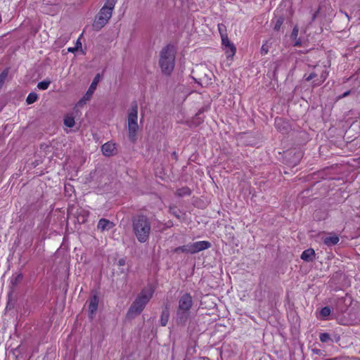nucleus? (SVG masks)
<instances>
[{
	"instance_id": "nucleus-1",
	"label": "nucleus",
	"mask_w": 360,
	"mask_h": 360,
	"mask_svg": "<svg viewBox=\"0 0 360 360\" xmlns=\"http://www.w3.org/2000/svg\"><path fill=\"white\" fill-rule=\"evenodd\" d=\"M132 229L134 235L140 243L146 242L151 231V224L149 219L140 214L132 219Z\"/></svg>"
},
{
	"instance_id": "nucleus-2",
	"label": "nucleus",
	"mask_w": 360,
	"mask_h": 360,
	"mask_svg": "<svg viewBox=\"0 0 360 360\" xmlns=\"http://www.w3.org/2000/svg\"><path fill=\"white\" fill-rule=\"evenodd\" d=\"M153 292L154 290L151 286L143 289L130 306L127 311V316L132 319L140 314L152 298Z\"/></svg>"
},
{
	"instance_id": "nucleus-3",
	"label": "nucleus",
	"mask_w": 360,
	"mask_h": 360,
	"mask_svg": "<svg viewBox=\"0 0 360 360\" xmlns=\"http://www.w3.org/2000/svg\"><path fill=\"white\" fill-rule=\"evenodd\" d=\"M175 64V49L172 45L162 48L160 53L159 65L162 72L169 75L174 70Z\"/></svg>"
},
{
	"instance_id": "nucleus-4",
	"label": "nucleus",
	"mask_w": 360,
	"mask_h": 360,
	"mask_svg": "<svg viewBox=\"0 0 360 360\" xmlns=\"http://www.w3.org/2000/svg\"><path fill=\"white\" fill-rule=\"evenodd\" d=\"M193 297L189 293H184L179 300L176 321L179 325H184L188 319L190 310L193 306Z\"/></svg>"
},
{
	"instance_id": "nucleus-5",
	"label": "nucleus",
	"mask_w": 360,
	"mask_h": 360,
	"mask_svg": "<svg viewBox=\"0 0 360 360\" xmlns=\"http://www.w3.org/2000/svg\"><path fill=\"white\" fill-rule=\"evenodd\" d=\"M117 0H106L104 6L99 11L93 23L94 30L98 31L103 27L110 19L112 11Z\"/></svg>"
},
{
	"instance_id": "nucleus-6",
	"label": "nucleus",
	"mask_w": 360,
	"mask_h": 360,
	"mask_svg": "<svg viewBox=\"0 0 360 360\" xmlns=\"http://www.w3.org/2000/svg\"><path fill=\"white\" fill-rule=\"evenodd\" d=\"M100 79V75L97 74L96 77H94L93 82H91L90 86L89 87L87 91L86 92L85 95L83 96V98L79 101V103H85L86 101H89L94 94L97 84Z\"/></svg>"
},
{
	"instance_id": "nucleus-7",
	"label": "nucleus",
	"mask_w": 360,
	"mask_h": 360,
	"mask_svg": "<svg viewBox=\"0 0 360 360\" xmlns=\"http://www.w3.org/2000/svg\"><path fill=\"white\" fill-rule=\"evenodd\" d=\"M197 71L198 72V79L200 84H207L211 80L212 73L205 66H200L197 68Z\"/></svg>"
},
{
	"instance_id": "nucleus-8",
	"label": "nucleus",
	"mask_w": 360,
	"mask_h": 360,
	"mask_svg": "<svg viewBox=\"0 0 360 360\" xmlns=\"http://www.w3.org/2000/svg\"><path fill=\"white\" fill-rule=\"evenodd\" d=\"M192 254L199 252L207 250L211 247V243L208 241L202 240L191 243Z\"/></svg>"
},
{
	"instance_id": "nucleus-9",
	"label": "nucleus",
	"mask_w": 360,
	"mask_h": 360,
	"mask_svg": "<svg viewBox=\"0 0 360 360\" xmlns=\"http://www.w3.org/2000/svg\"><path fill=\"white\" fill-rule=\"evenodd\" d=\"M138 122V105L136 102L131 104L128 112L127 124H132Z\"/></svg>"
},
{
	"instance_id": "nucleus-10",
	"label": "nucleus",
	"mask_w": 360,
	"mask_h": 360,
	"mask_svg": "<svg viewBox=\"0 0 360 360\" xmlns=\"http://www.w3.org/2000/svg\"><path fill=\"white\" fill-rule=\"evenodd\" d=\"M275 126L276 128L281 133L285 134L288 133V131L290 129V126L288 122L285 121L282 118H276L275 119Z\"/></svg>"
},
{
	"instance_id": "nucleus-11",
	"label": "nucleus",
	"mask_w": 360,
	"mask_h": 360,
	"mask_svg": "<svg viewBox=\"0 0 360 360\" xmlns=\"http://www.w3.org/2000/svg\"><path fill=\"white\" fill-rule=\"evenodd\" d=\"M115 226L114 223L106 219H101L97 224V229L101 231H108Z\"/></svg>"
},
{
	"instance_id": "nucleus-12",
	"label": "nucleus",
	"mask_w": 360,
	"mask_h": 360,
	"mask_svg": "<svg viewBox=\"0 0 360 360\" xmlns=\"http://www.w3.org/2000/svg\"><path fill=\"white\" fill-rule=\"evenodd\" d=\"M115 145L112 143L108 142L101 147L102 153L105 156H111L115 153Z\"/></svg>"
},
{
	"instance_id": "nucleus-13",
	"label": "nucleus",
	"mask_w": 360,
	"mask_h": 360,
	"mask_svg": "<svg viewBox=\"0 0 360 360\" xmlns=\"http://www.w3.org/2000/svg\"><path fill=\"white\" fill-rule=\"evenodd\" d=\"M129 139L132 142L136 141V132L139 130L138 122L128 124Z\"/></svg>"
},
{
	"instance_id": "nucleus-14",
	"label": "nucleus",
	"mask_w": 360,
	"mask_h": 360,
	"mask_svg": "<svg viewBox=\"0 0 360 360\" xmlns=\"http://www.w3.org/2000/svg\"><path fill=\"white\" fill-rule=\"evenodd\" d=\"M98 305V297L97 295H93L89 300V311L91 317L92 318L94 313L96 311Z\"/></svg>"
},
{
	"instance_id": "nucleus-15",
	"label": "nucleus",
	"mask_w": 360,
	"mask_h": 360,
	"mask_svg": "<svg viewBox=\"0 0 360 360\" xmlns=\"http://www.w3.org/2000/svg\"><path fill=\"white\" fill-rule=\"evenodd\" d=\"M328 73L326 69H322L321 71L319 70V78L313 81V86H317L321 85L328 77Z\"/></svg>"
},
{
	"instance_id": "nucleus-16",
	"label": "nucleus",
	"mask_w": 360,
	"mask_h": 360,
	"mask_svg": "<svg viewBox=\"0 0 360 360\" xmlns=\"http://www.w3.org/2000/svg\"><path fill=\"white\" fill-rule=\"evenodd\" d=\"M323 243L327 246H333L336 245L340 239L339 237L336 235L328 236L323 238Z\"/></svg>"
},
{
	"instance_id": "nucleus-17",
	"label": "nucleus",
	"mask_w": 360,
	"mask_h": 360,
	"mask_svg": "<svg viewBox=\"0 0 360 360\" xmlns=\"http://www.w3.org/2000/svg\"><path fill=\"white\" fill-rule=\"evenodd\" d=\"M314 256V250L311 248H309L302 252L301 255V259L306 262H310L313 260Z\"/></svg>"
},
{
	"instance_id": "nucleus-18",
	"label": "nucleus",
	"mask_w": 360,
	"mask_h": 360,
	"mask_svg": "<svg viewBox=\"0 0 360 360\" xmlns=\"http://www.w3.org/2000/svg\"><path fill=\"white\" fill-rule=\"evenodd\" d=\"M223 50L224 51L227 58H232L236 51V48L234 44H229L226 47H223Z\"/></svg>"
},
{
	"instance_id": "nucleus-19",
	"label": "nucleus",
	"mask_w": 360,
	"mask_h": 360,
	"mask_svg": "<svg viewBox=\"0 0 360 360\" xmlns=\"http://www.w3.org/2000/svg\"><path fill=\"white\" fill-rule=\"evenodd\" d=\"M169 318V311L168 309H165L162 311V314L160 316V324L162 326H165L168 322Z\"/></svg>"
},
{
	"instance_id": "nucleus-20",
	"label": "nucleus",
	"mask_w": 360,
	"mask_h": 360,
	"mask_svg": "<svg viewBox=\"0 0 360 360\" xmlns=\"http://www.w3.org/2000/svg\"><path fill=\"white\" fill-rule=\"evenodd\" d=\"M179 252H181L184 253L192 254L191 243L186 244L185 245L179 246L174 250V252L178 253Z\"/></svg>"
},
{
	"instance_id": "nucleus-21",
	"label": "nucleus",
	"mask_w": 360,
	"mask_h": 360,
	"mask_svg": "<svg viewBox=\"0 0 360 360\" xmlns=\"http://www.w3.org/2000/svg\"><path fill=\"white\" fill-rule=\"evenodd\" d=\"M176 195L179 197L190 195L191 190L188 187H182L176 190Z\"/></svg>"
},
{
	"instance_id": "nucleus-22",
	"label": "nucleus",
	"mask_w": 360,
	"mask_h": 360,
	"mask_svg": "<svg viewBox=\"0 0 360 360\" xmlns=\"http://www.w3.org/2000/svg\"><path fill=\"white\" fill-rule=\"evenodd\" d=\"M22 274H18L15 277L12 278L11 281V284L12 285V288H14L15 285H17L19 283L21 282L22 280Z\"/></svg>"
},
{
	"instance_id": "nucleus-23",
	"label": "nucleus",
	"mask_w": 360,
	"mask_h": 360,
	"mask_svg": "<svg viewBox=\"0 0 360 360\" xmlns=\"http://www.w3.org/2000/svg\"><path fill=\"white\" fill-rule=\"evenodd\" d=\"M319 68L315 67V70L309 74V76H307L305 79L307 81L312 80L315 78H319Z\"/></svg>"
},
{
	"instance_id": "nucleus-24",
	"label": "nucleus",
	"mask_w": 360,
	"mask_h": 360,
	"mask_svg": "<svg viewBox=\"0 0 360 360\" xmlns=\"http://www.w3.org/2000/svg\"><path fill=\"white\" fill-rule=\"evenodd\" d=\"M218 30H219L221 37H224L226 35H228L226 27L224 24L221 23V24L218 25Z\"/></svg>"
},
{
	"instance_id": "nucleus-25",
	"label": "nucleus",
	"mask_w": 360,
	"mask_h": 360,
	"mask_svg": "<svg viewBox=\"0 0 360 360\" xmlns=\"http://www.w3.org/2000/svg\"><path fill=\"white\" fill-rule=\"evenodd\" d=\"M50 83H51V81L44 80V81L39 82L37 84V87L39 89L46 90L49 88Z\"/></svg>"
},
{
	"instance_id": "nucleus-26",
	"label": "nucleus",
	"mask_w": 360,
	"mask_h": 360,
	"mask_svg": "<svg viewBox=\"0 0 360 360\" xmlns=\"http://www.w3.org/2000/svg\"><path fill=\"white\" fill-rule=\"evenodd\" d=\"M37 99V95L34 93H30L27 98H26V102L27 104H32L33 103H34Z\"/></svg>"
},
{
	"instance_id": "nucleus-27",
	"label": "nucleus",
	"mask_w": 360,
	"mask_h": 360,
	"mask_svg": "<svg viewBox=\"0 0 360 360\" xmlns=\"http://www.w3.org/2000/svg\"><path fill=\"white\" fill-rule=\"evenodd\" d=\"M75 120L72 117H66L64 119V124L68 127H72L75 125Z\"/></svg>"
},
{
	"instance_id": "nucleus-28",
	"label": "nucleus",
	"mask_w": 360,
	"mask_h": 360,
	"mask_svg": "<svg viewBox=\"0 0 360 360\" xmlns=\"http://www.w3.org/2000/svg\"><path fill=\"white\" fill-rule=\"evenodd\" d=\"M284 22V18L283 17H279L276 19L274 30L276 31H278L281 29V25Z\"/></svg>"
},
{
	"instance_id": "nucleus-29",
	"label": "nucleus",
	"mask_w": 360,
	"mask_h": 360,
	"mask_svg": "<svg viewBox=\"0 0 360 360\" xmlns=\"http://www.w3.org/2000/svg\"><path fill=\"white\" fill-rule=\"evenodd\" d=\"M319 338L321 342H327L328 341L331 340L330 335L327 333H321L319 335Z\"/></svg>"
},
{
	"instance_id": "nucleus-30",
	"label": "nucleus",
	"mask_w": 360,
	"mask_h": 360,
	"mask_svg": "<svg viewBox=\"0 0 360 360\" xmlns=\"http://www.w3.org/2000/svg\"><path fill=\"white\" fill-rule=\"evenodd\" d=\"M221 45H222V48L223 47H226L227 46H229V44H233L232 42H231V41L229 39V37H228V35H226V37H221Z\"/></svg>"
},
{
	"instance_id": "nucleus-31",
	"label": "nucleus",
	"mask_w": 360,
	"mask_h": 360,
	"mask_svg": "<svg viewBox=\"0 0 360 360\" xmlns=\"http://www.w3.org/2000/svg\"><path fill=\"white\" fill-rule=\"evenodd\" d=\"M7 76H8L7 70H4L1 73V75H0V88L2 86L3 84L4 83Z\"/></svg>"
},
{
	"instance_id": "nucleus-32",
	"label": "nucleus",
	"mask_w": 360,
	"mask_h": 360,
	"mask_svg": "<svg viewBox=\"0 0 360 360\" xmlns=\"http://www.w3.org/2000/svg\"><path fill=\"white\" fill-rule=\"evenodd\" d=\"M320 314L323 317H326L330 314V309L328 307H325L321 309Z\"/></svg>"
},
{
	"instance_id": "nucleus-33",
	"label": "nucleus",
	"mask_w": 360,
	"mask_h": 360,
	"mask_svg": "<svg viewBox=\"0 0 360 360\" xmlns=\"http://www.w3.org/2000/svg\"><path fill=\"white\" fill-rule=\"evenodd\" d=\"M299 29L297 25H295L292 30V32L291 33V38L294 39H297V37L298 36Z\"/></svg>"
},
{
	"instance_id": "nucleus-34",
	"label": "nucleus",
	"mask_w": 360,
	"mask_h": 360,
	"mask_svg": "<svg viewBox=\"0 0 360 360\" xmlns=\"http://www.w3.org/2000/svg\"><path fill=\"white\" fill-rule=\"evenodd\" d=\"M170 212L173 214L175 217H176L178 219H181V216L179 214L180 212H178L175 209H171Z\"/></svg>"
},
{
	"instance_id": "nucleus-35",
	"label": "nucleus",
	"mask_w": 360,
	"mask_h": 360,
	"mask_svg": "<svg viewBox=\"0 0 360 360\" xmlns=\"http://www.w3.org/2000/svg\"><path fill=\"white\" fill-rule=\"evenodd\" d=\"M268 51H269L268 46L266 44H263L261 48V53L262 54H266L268 53Z\"/></svg>"
},
{
	"instance_id": "nucleus-36",
	"label": "nucleus",
	"mask_w": 360,
	"mask_h": 360,
	"mask_svg": "<svg viewBox=\"0 0 360 360\" xmlns=\"http://www.w3.org/2000/svg\"><path fill=\"white\" fill-rule=\"evenodd\" d=\"M126 264V260L124 258L120 259L118 261V265L120 266H123Z\"/></svg>"
},
{
	"instance_id": "nucleus-37",
	"label": "nucleus",
	"mask_w": 360,
	"mask_h": 360,
	"mask_svg": "<svg viewBox=\"0 0 360 360\" xmlns=\"http://www.w3.org/2000/svg\"><path fill=\"white\" fill-rule=\"evenodd\" d=\"M77 49H78V46H75V47H70V48H68V51L69 52L73 53V52L76 51Z\"/></svg>"
},
{
	"instance_id": "nucleus-38",
	"label": "nucleus",
	"mask_w": 360,
	"mask_h": 360,
	"mask_svg": "<svg viewBox=\"0 0 360 360\" xmlns=\"http://www.w3.org/2000/svg\"><path fill=\"white\" fill-rule=\"evenodd\" d=\"M207 110V107H206V108H202V109H200V110H199V112L195 115L196 118L198 117V115H199L200 114H201L202 112H203L204 111H205V110Z\"/></svg>"
},
{
	"instance_id": "nucleus-39",
	"label": "nucleus",
	"mask_w": 360,
	"mask_h": 360,
	"mask_svg": "<svg viewBox=\"0 0 360 360\" xmlns=\"http://www.w3.org/2000/svg\"><path fill=\"white\" fill-rule=\"evenodd\" d=\"M294 46H301V41L300 39H296L295 44H294Z\"/></svg>"
},
{
	"instance_id": "nucleus-40",
	"label": "nucleus",
	"mask_w": 360,
	"mask_h": 360,
	"mask_svg": "<svg viewBox=\"0 0 360 360\" xmlns=\"http://www.w3.org/2000/svg\"><path fill=\"white\" fill-rule=\"evenodd\" d=\"M318 12H319V10L312 15V17H311L312 21H314L315 20V18H316Z\"/></svg>"
},
{
	"instance_id": "nucleus-41",
	"label": "nucleus",
	"mask_w": 360,
	"mask_h": 360,
	"mask_svg": "<svg viewBox=\"0 0 360 360\" xmlns=\"http://www.w3.org/2000/svg\"><path fill=\"white\" fill-rule=\"evenodd\" d=\"M350 92H351L350 91H347L345 92L341 97L344 98V97L347 96L348 95L350 94Z\"/></svg>"
},
{
	"instance_id": "nucleus-42",
	"label": "nucleus",
	"mask_w": 360,
	"mask_h": 360,
	"mask_svg": "<svg viewBox=\"0 0 360 360\" xmlns=\"http://www.w3.org/2000/svg\"><path fill=\"white\" fill-rule=\"evenodd\" d=\"M78 46V49L82 47V44L79 39L77 41V43H76V46Z\"/></svg>"
}]
</instances>
